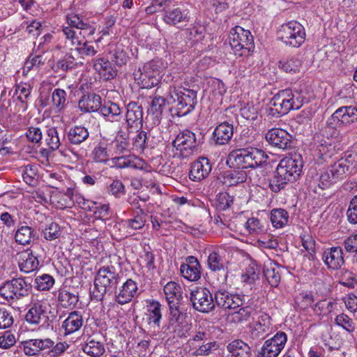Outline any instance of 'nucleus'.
<instances>
[{
    "label": "nucleus",
    "instance_id": "1",
    "mask_svg": "<svg viewBox=\"0 0 357 357\" xmlns=\"http://www.w3.org/2000/svg\"><path fill=\"white\" fill-rule=\"evenodd\" d=\"M303 162L300 154L282 159L274 172L273 176L269 180V188L273 192L284 189L288 183L296 181L302 172Z\"/></svg>",
    "mask_w": 357,
    "mask_h": 357
},
{
    "label": "nucleus",
    "instance_id": "2",
    "mask_svg": "<svg viewBox=\"0 0 357 357\" xmlns=\"http://www.w3.org/2000/svg\"><path fill=\"white\" fill-rule=\"evenodd\" d=\"M356 169L357 153L347 152L344 157L329 165L320 173L318 186L322 190L327 189L344 178L347 175L352 173Z\"/></svg>",
    "mask_w": 357,
    "mask_h": 357
},
{
    "label": "nucleus",
    "instance_id": "3",
    "mask_svg": "<svg viewBox=\"0 0 357 357\" xmlns=\"http://www.w3.org/2000/svg\"><path fill=\"white\" fill-rule=\"evenodd\" d=\"M303 101L301 91L289 89L281 90L271 98L269 114L273 116H283L291 110L300 109Z\"/></svg>",
    "mask_w": 357,
    "mask_h": 357
},
{
    "label": "nucleus",
    "instance_id": "4",
    "mask_svg": "<svg viewBox=\"0 0 357 357\" xmlns=\"http://www.w3.org/2000/svg\"><path fill=\"white\" fill-rule=\"evenodd\" d=\"M169 103L174 104V115L183 116L192 112L197 103V91L185 87L169 86L167 95Z\"/></svg>",
    "mask_w": 357,
    "mask_h": 357
},
{
    "label": "nucleus",
    "instance_id": "5",
    "mask_svg": "<svg viewBox=\"0 0 357 357\" xmlns=\"http://www.w3.org/2000/svg\"><path fill=\"white\" fill-rule=\"evenodd\" d=\"M121 271L113 265L103 266L99 268L94 279L93 296L102 301L107 291L113 292L121 281Z\"/></svg>",
    "mask_w": 357,
    "mask_h": 357
},
{
    "label": "nucleus",
    "instance_id": "6",
    "mask_svg": "<svg viewBox=\"0 0 357 357\" xmlns=\"http://www.w3.org/2000/svg\"><path fill=\"white\" fill-rule=\"evenodd\" d=\"M268 158L264 151L248 147L231 151L228 155L227 162L231 163L239 169L256 168L265 163Z\"/></svg>",
    "mask_w": 357,
    "mask_h": 357
},
{
    "label": "nucleus",
    "instance_id": "7",
    "mask_svg": "<svg viewBox=\"0 0 357 357\" xmlns=\"http://www.w3.org/2000/svg\"><path fill=\"white\" fill-rule=\"evenodd\" d=\"M204 143V136L199 132L196 135L189 130L180 132L172 142L175 155L178 158H186L197 152Z\"/></svg>",
    "mask_w": 357,
    "mask_h": 357
},
{
    "label": "nucleus",
    "instance_id": "8",
    "mask_svg": "<svg viewBox=\"0 0 357 357\" xmlns=\"http://www.w3.org/2000/svg\"><path fill=\"white\" fill-rule=\"evenodd\" d=\"M162 69V63L151 60L133 72L134 79L142 89H151L158 85Z\"/></svg>",
    "mask_w": 357,
    "mask_h": 357
},
{
    "label": "nucleus",
    "instance_id": "9",
    "mask_svg": "<svg viewBox=\"0 0 357 357\" xmlns=\"http://www.w3.org/2000/svg\"><path fill=\"white\" fill-rule=\"evenodd\" d=\"M31 284L25 278H13L0 286V296L10 303H15L29 295Z\"/></svg>",
    "mask_w": 357,
    "mask_h": 357
},
{
    "label": "nucleus",
    "instance_id": "10",
    "mask_svg": "<svg viewBox=\"0 0 357 357\" xmlns=\"http://www.w3.org/2000/svg\"><path fill=\"white\" fill-rule=\"evenodd\" d=\"M229 40L234 54L239 56H248L255 49L254 39L250 31L240 26L231 29Z\"/></svg>",
    "mask_w": 357,
    "mask_h": 357
},
{
    "label": "nucleus",
    "instance_id": "11",
    "mask_svg": "<svg viewBox=\"0 0 357 357\" xmlns=\"http://www.w3.org/2000/svg\"><path fill=\"white\" fill-rule=\"evenodd\" d=\"M278 38L287 46L299 47L305 40V31L303 26L297 21H290L283 24L278 31Z\"/></svg>",
    "mask_w": 357,
    "mask_h": 357
},
{
    "label": "nucleus",
    "instance_id": "12",
    "mask_svg": "<svg viewBox=\"0 0 357 357\" xmlns=\"http://www.w3.org/2000/svg\"><path fill=\"white\" fill-rule=\"evenodd\" d=\"M190 301L194 309L203 313L211 312L215 306L212 294L209 289L205 287H199L192 291Z\"/></svg>",
    "mask_w": 357,
    "mask_h": 357
},
{
    "label": "nucleus",
    "instance_id": "13",
    "mask_svg": "<svg viewBox=\"0 0 357 357\" xmlns=\"http://www.w3.org/2000/svg\"><path fill=\"white\" fill-rule=\"evenodd\" d=\"M357 121V108L344 106L338 108L327 120V125L332 128H341Z\"/></svg>",
    "mask_w": 357,
    "mask_h": 357
},
{
    "label": "nucleus",
    "instance_id": "14",
    "mask_svg": "<svg viewBox=\"0 0 357 357\" xmlns=\"http://www.w3.org/2000/svg\"><path fill=\"white\" fill-rule=\"evenodd\" d=\"M287 337L284 332H278L273 337L266 340L258 351L257 357H278L284 349Z\"/></svg>",
    "mask_w": 357,
    "mask_h": 357
},
{
    "label": "nucleus",
    "instance_id": "15",
    "mask_svg": "<svg viewBox=\"0 0 357 357\" xmlns=\"http://www.w3.org/2000/svg\"><path fill=\"white\" fill-rule=\"evenodd\" d=\"M268 143L281 150H288L293 147V136L281 128H271L265 135Z\"/></svg>",
    "mask_w": 357,
    "mask_h": 357
},
{
    "label": "nucleus",
    "instance_id": "16",
    "mask_svg": "<svg viewBox=\"0 0 357 357\" xmlns=\"http://www.w3.org/2000/svg\"><path fill=\"white\" fill-rule=\"evenodd\" d=\"M214 299L215 305L225 310H234L245 303V296L231 294L226 290L215 291Z\"/></svg>",
    "mask_w": 357,
    "mask_h": 357
},
{
    "label": "nucleus",
    "instance_id": "17",
    "mask_svg": "<svg viewBox=\"0 0 357 357\" xmlns=\"http://www.w3.org/2000/svg\"><path fill=\"white\" fill-rule=\"evenodd\" d=\"M208 266L211 271L217 275L219 284H225L227 280L228 270L227 263L218 252H212L208 257Z\"/></svg>",
    "mask_w": 357,
    "mask_h": 357
},
{
    "label": "nucleus",
    "instance_id": "18",
    "mask_svg": "<svg viewBox=\"0 0 357 357\" xmlns=\"http://www.w3.org/2000/svg\"><path fill=\"white\" fill-rule=\"evenodd\" d=\"M84 342L81 349L86 354L91 357H100L105 352V347L99 333L84 336Z\"/></svg>",
    "mask_w": 357,
    "mask_h": 357
},
{
    "label": "nucleus",
    "instance_id": "19",
    "mask_svg": "<svg viewBox=\"0 0 357 357\" xmlns=\"http://www.w3.org/2000/svg\"><path fill=\"white\" fill-rule=\"evenodd\" d=\"M212 169V164L206 157H199L191 164L189 178L193 181H201L208 177Z\"/></svg>",
    "mask_w": 357,
    "mask_h": 357
},
{
    "label": "nucleus",
    "instance_id": "20",
    "mask_svg": "<svg viewBox=\"0 0 357 357\" xmlns=\"http://www.w3.org/2000/svg\"><path fill=\"white\" fill-rule=\"evenodd\" d=\"M343 250L340 246L326 248L322 252V260L330 269L337 270L344 264Z\"/></svg>",
    "mask_w": 357,
    "mask_h": 357
},
{
    "label": "nucleus",
    "instance_id": "21",
    "mask_svg": "<svg viewBox=\"0 0 357 357\" xmlns=\"http://www.w3.org/2000/svg\"><path fill=\"white\" fill-rule=\"evenodd\" d=\"M47 319L45 305L39 301H31L25 315L26 322L37 326L42 322H45Z\"/></svg>",
    "mask_w": 357,
    "mask_h": 357
},
{
    "label": "nucleus",
    "instance_id": "22",
    "mask_svg": "<svg viewBox=\"0 0 357 357\" xmlns=\"http://www.w3.org/2000/svg\"><path fill=\"white\" fill-rule=\"evenodd\" d=\"M146 309L148 324L151 328L159 331L162 319V305L156 300H146Z\"/></svg>",
    "mask_w": 357,
    "mask_h": 357
},
{
    "label": "nucleus",
    "instance_id": "23",
    "mask_svg": "<svg viewBox=\"0 0 357 357\" xmlns=\"http://www.w3.org/2000/svg\"><path fill=\"white\" fill-rule=\"evenodd\" d=\"M181 275L189 281H197L201 277V265L194 256H189L180 268Z\"/></svg>",
    "mask_w": 357,
    "mask_h": 357
},
{
    "label": "nucleus",
    "instance_id": "24",
    "mask_svg": "<svg viewBox=\"0 0 357 357\" xmlns=\"http://www.w3.org/2000/svg\"><path fill=\"white\" fill-rule=\"evenodd\" d=\"M137 283L132 279H128L119 291H115V301L120 305L128 303L137 295Z\"/></svg>",
    "mask_w": 357,
    "mask_h": 357
},
{
    "label": "nucleus",
    "instance_id": "25",
    "mask_svg": "<svg viewBox=\"0 0 357 357\" xmlns=\"http://www.w3.org/2000/svg\"><path fill=\"white\" fill-rule=\"evenodd\" d=\"M143 109L135 102H130L126 106V121L128 128H142Z\"/></svg>",
    "mask_w": 357,
    "mask_h": 357
},
{
    "label": "nucleus",
    "instance_id": "26",
    "mask_svg": "<svg viewBox=\"0 0 357 357\" xmlns=\"http://www.w3.org/2000/svg\"><path fill=\"white\" fill-rule=\"evenodd\" d=\"M18 266L20 271L30 273L38 268L39 260L30 250L19 253Z\"/></svg>",
    "mask_w": 357,
    "mask_h": 357
},
{
    "label": "nucleus",
    "instance_id": "27",
    "mask_svg": "<svg viewBox=\"0 0 357 357\" xmlns=\"http://www.w3.org/2000/svg\"><path fill=\"white\" fill-rule=\"evenodd\" d=\"M100 96L94 93H89L82 96L78 102V107L83 112H100L102 107Z\"/></svg>",
    "mask_w": 357,
    "mask_h": 357
},
{
    "label": "nucleus",
    "instance_id": "28",
    "mask_svg": "<svg viewBox=\"0 0 357 357\" xmlns=\"http://www.w3.org/2000/svg\"><path fill=\"white\" fill-rule=\"evenodd\" d=\"M234 135V126L223 122L216 126L213 132V140L216 145H225L229 143Z\"/></svg>",
    "mask_w": 357,
    "mask_h": 357
},
{
    "label": "nucleus",
    "instance_id": "29",
    "mask_svg": "<svg viewBox=\"0 0 357 357\" xmlns=\"http://www.w3.org/2000/svg\"><path fill=\"white\" fill-rule=\"evenodd\" d=\"M282 270H284V267L275 261L268 260L264 263L263 273L268 282L272 287H276L280 284Z\"/></svg>",
    "mask_w": 357,
    "mask_h": 357
},
{
    "label": "nucleus",
    "instance_id": "30",
    "mask_svg": "<svg viewBox=\"0 0 357 357\" xmlns=\"http://www.w3.org/2000/svg\"><path fill=\"white\" fill-rule=\"evenodd\" d=\"M99 113L105 121L111 123L119 122L123 118L122 109L117 103L112 101L105 102Z\"/></svg>",
    "mask_w": 357,
    "mask_h": 357
},
{
    "label": "nucleus",
    "instance_id": "31",
    "mask_svg": "<svg viewBox=\"0 0 357 357\" xmlns=\"http://www.w3.org/2000/svg\"><path fill=\"white\" fill-rule=\"evenodd\" d=\"M84 324L83 313L74 310L68 314V317L62 323V328L65 335H70L78 331Z\"/></svg>",
    "mask_w": 357,
    "mask_h": 357
},
{
    "label": "nucleus",
    "instance_id": "32",
    "mask_svg": "<svg viewBox=\"0 0 357 357\" xmlns=\"http://www.w3.org/2000/svg\"><path fill=\"white\" fill-rule=\"evenodd\" d=\"M79 300V294L70 288H61L59 290L57 301L63 308L74 309Z\"/></svg>",
    "mask_w": 357,
    "mask_h": 357
},
{
    "label": "nucleus",
    "instance_id": "33",
    "mask_svg": "<svg viewBox=\"0 0 357 357\" xmlns=\"http://www.w3.org/2000/svg\"><path fill=\"white\" fill-rule=\"evenodd\" d=\"M163 291L169 305L178 306L183 300L181 287L175 282H169L167 283Z\"/></svg>",
    "mask_w": 357,
    "mask_h": 357
},
{
    "label": "nucleus",
    "instance_id": "34",
    "mask_svg": "<svg viewBox=\"0 0 357 357\" xmlns=\"http://www.w3.org/2000/svg\"><path fill=\"white\" fill-rule=\"evenodd\" d=\"M93 68L105 80H109L116 76V70L110 61L104 58H96L93 60Z\"/></svg>",
    "mask_w": 357,
    "mask_h": 357
},
{
    "label": "nucleus",
    "instance_id": "35",
    "mask_svg": "<svg viewBox=\"0 0 357 357\" xmlns=\"http://www.w3.org/2000/svg\"><path fill=\"white\" fill-rule=\"evenodd\" d=\"M271 326V317L268 314L263 313L258 317L254 328L251 332L253 339H262L269 332Z\"/></svg>",
    "mask_w": 357,
    "mask_h": 357
},
{
    "label": "nucleus",
    "instance_id": "36",
    "mask_svg": "<svg viewBox=\"0 0 357 357\" xmlns=\"http://www.w3.org/2000/svg\"><path fill=\"white\" fill-rule=\"evenodd\" d=\"M189 11L187 9L179 7L174 8L165 15V21L172 25L186 24L189 22Z\"/></svg>",
    "mask_w": 357,
    "mask_h": 357
},
{
    "label": "nucleus",
    "instance_id": "37",
    "mask_svg": "<svg viewBox=\"0 0 357 357\" xmlns=\"http://www.w3.org/2000/svg\"><path fill=\"white\" fill-rule=\"evenodd\" d=\"M89 138V130L82 126L70 127L67 132V139L72 145H81Z\"/></svg>",
    "mask_w": 357,
    "mask_h": 357
},
{
    "label": "nucleus",
    "instance_id": "38",
    "mask_svg": "<svg viewBox=\"0 0 357 357\" xmlns=\"http://www.w3.org/2000/svg\"><path fill=\"white\" fill-rule=\"evenodd\" d=\"M227 350L231 357H251L250 346L241 340H234L227 346Z\"/></svg>",
    "mask_w": 357,
    "mask_h": 357
},
{
    "label": "nucleus",
    "instance_id": "39",
    "mask_svg": "<svg viewBox=\"0 0 357 357\" xmlns=\"http://www.w3.org/2000/svg\"><path fill=\"white\" fill-rule=\"evenodd\" d=\"M36 230L29 226L22 225L18 227L15 234V242L22 245L30 244L35 238Z\"/></svg>",
    "mask_w": 357,
    "mask_h": 357
},
{
    "label": "nucleus",
    "instance_id": "40",
    "mask_svg": "<svg viewBox=\"0 0 357 357\" xmlns=\"http://www.w3.org/2000/svg\"><path fill=\"white\" fill-rule=\"evenodd\" d=\"M67 23L69 26L85 31L84 34L91 36L94 34L96 29L87 21H84L77 15H68L67 16Z\"/></svg>",
    "mask_w": 357,
    "mask_h": 357
},
{
    "label": "nucleus",
    "instance_id": "41",
    "mask_svg": "<svg viewBox=\"0 0 357 357\" xmlns=\"http://www.w3.org/2000/svg\"><path fill=\"white\" fill-rule=\"evenodd\" d=\"M223 179L225 184L233 186L244 183L247 179V174L243 169L241 170H228L224 173Z\"/></svg>",
    "mask_w": 357,
    "mask_h": 357
},
{
    "label": "nucleus",
    "instance_id": "42",
    "mask_svg": "<svg viewBox=\"0 0 357 357\" xmlns=\"http://www.w3.org/2000/svg\"><path fill=\"white\" fill-rule=\"evenodd\" d=\"M270 219L274 227L282 228L288 222L289 213L283 208H274L271 211Z\"/></svg>",
    "mask_w": 357,
    "mask_h": 357
},
{
    "label": "nucleus",
    "instance_id": "43",
    "mask_svg": "<svg viewBox=\"0 0 357 357\" xmlns=\"http://www.w3.org/2000/svg\"><path fill=\"white\" fill-rule=\"evenodd\" d=\"M98 45L96 47L92 44L91 42L85 39L77 40V45L75 50L82 56L92 57L98 52Z\"/></svg>",
    "mask_w": 357,
    "mask_h": 357
},
{
    "label": "nucleus",
    "instance_id": "44",
    "mask_svg": "<svg viewBox=\"0 0 357 357\" xmlns=\"http://www.w3.org/2000/svg\"><path fill=\"white\" fill-rule=\"evenodd\" d=\"M301 60L298 56H291L279 62V68L288 73H296L300 70Z\"/></svg>",
    "mask_w": 357,
    "mask_h": 357
},
{
    "label": "nucleus",
    "instance_id": "45",
    "mask_svg": "<svg viewBox=\"0 0 357 357\" xmlns=\"http://www.w3.org/2000/svg\"><path fill=\"white\" fill-rule=\"evenodd\" d=\"M317 142L314 143L316 151L319 154V157H331V153L334 150V146L327 142L323 136L317 135L315 137Z\"/></svg>",
    "mask_w": 357,
    "mask_h": 357
},
{
    "label": "nucleus",
    "instance_id": "46",
    "mask_svg": "<svg viewBox=\"0 0 357 357\" xmlns=\"http://www.w3.org/2000/svg\"><path fill=\"white\" fill-rule=\"evenodd\" d=\"M66 92L63 89H56L52 94V102L56 112H60L66 106Z\"/></svg>",
    "mask_w": 357,
    "mask_h": 357
},
{
    "label": "nucleus",
    "instance_id": "47",
    "mask_svg": "<svg viewBox=\"0 0 357 357\" xmlns=\"http://www.w3.org/2000/svg\"><path fill=\"white\" fill-rule=\"evenodd\" d=\"M191 325L188 324L185 320L178 323L173 326H170L164 330V332L168 331L173 333L174 336L178 337H186L190 335Z\"/></svg>",
    "mask_w": 357,
    "mask_h": 357
},
{
    "label": "nucleus",
    "instance_id": "48",
    "mask_svg": "<svg viewBox=\"0 0 357 357\" xmlns=\"http://www.w3.org/2000/svg\"><path fill=\"white\" fill-rule=\"evenodd\" d=\"M74 189L68 188L63 194L59 196V199L57 201L58 207L61 208H72L75 204Z\"/></svg>",
    "mask_w": 357,
    "mask_h": 357
},
{
    "label": "nucleus",
    "instance_id": "49",
    "mask_svg": "<svg viewBox=\"0 0 357 357\" xmlns=\"http://www.w3.org/2000/svg\"><path fill=\"white\" fill-rule=\"evenodd\" d=\"M179 305H178V306H173L172 305H169V316L168 322L165 326L162 327V330H165L170 326H173L174 325L185 320L183 318V314L179 310Z\"/></svg>",
    "mask_w": 357,
    "mask_h": 357
},
{
    "label": "nucleus",
    "instance_id": "50",
    "mask_svg": "<svg viewBox=\"0 0 357 357\" xmlns=\"http://www.w3.org/2000/svg\"><path fill=\"white\" fill-rule=\"evenodd\" d=\"M77 63L75 59L70 53H67L65 56L56 63L57 70L66 72L69 70L75 68Z\"/></svg>",
    "mask_w": 357,
    "mask_h": 357
},
{
    "label": "nucleus",
    "instance_id": "51",
    "mask_svg": "<svg viewBox=\"0 0 357 357\" xmlns=\"http://www.w3.org/2000/svg\"><path fill=\"white\" fill-rule=\"evenodd\" d=\"M234 197L227 192H220L217 195L215 206L219 211L229 209L234 203Z\"/></svg>",
    "mask_w": 357,
    "mask_h": 357
},
{
    "label": "nucleus",
    "instance_id": "52",
    "mask_svg": "<svg viewBox=\"0 0 357 357\" xmlns=\"http://www.w3.org/2000/svg\"><path fill=\"white\" fill-rule=\"evenodd\" d=\"M114 151L116 154H127L129 153L130 143L126 135H119L113 142Z\"/></svg>",
    "mask_w": 357,
    "mask_h": 357
},
{
    "label": "nucleus",
    "instance_id": "53",
    "mask_svg": "<svg viewBox=\"0 0 357 357\" xmlns=\"http://www.w3.org/2000/svg\"><path fill=\"white\" fill-rule=\"evenodd\" d=\"M47 146L52 151L56 150L60 146V139L56 128L52 127L47 129L45 139Z\"/></svg>",
    "mask_w": 357,
    "mask_h": 357
},
{
    "label": "nucleus",
    "instance_id": "54",
    "mask_svg": "<svg viewBox=\"0 0 357 357\" xmlns=\"http://www.w3.org/2000/svg\"><path fill=\"white\" fill-rule=\"evenodd\" d=\"M54 284V279L48 274H43L35 278L36 288L39 291H47Z\"/></svg>",
    "mask_w": 357,
    "mask_h": 357
},
{
    "label": "nucleus",
    "instance_id": "55",
    "mask_svg": "<svg viewBox=\"0 0 357 357\" xmlns=\"http://www.w3.org/2000/svg\"><path fill=\"white\" fill-rule=\"evenodd\" d=\"M335 323L349 333H351L355 331V323L352 319L344 313L337 315L335 319Z\"/></svg>",
    "mask_w": 357,
    "mask_h": 357
},
{
    "label": "nucleus",
    "instance_id": "56",
    "mask_svg": "<svg viewBox=\"0 0 357 357\" xmlns=\"http://www.w3.org/2000/svg\"><path fill=\"white\" fill-rule=\"evenodd\" d=\"M146 222V215L142 210H140V213H137L133 218L128 219L125 221V225L128 228L132 229H142Z\"/></svg>",
    "mask_w": 357,
    "mask_h": 357
},
{
    "label": "nucleus",
    "instance_id": "57",
    "mask_svg": "<svg viewBox=\"0 0 357 357\" xmlns=\"http://www.w3.org/2000/svg\"><path fill=\"white\" fill-rule=\"evenodd\" d=\"M108 193L116 198H120L126 193L125 185L121 180L114 179L108 187Z\"/></svg>",
    "mask_w": 357,
    "mask_h": 357
},
{
    "label": "nucleus",
    "instance_id": "58",
    "mask_svg": "<svg viewBox=\"0 0 357 357\" xmlns=\"http://www.w3.org/2000/svg\"><path fill=\"white\" fill-rule=\"evenodd\" d=\"M340 284L351 289H357V274L345 271L341 276Z\"/></svg>",
    "mask_w": 357,
    "mask_h": 357
},
{
    "label": "nucleus",
    "instance_id": "59",
    "mask_svg": "<svg viewBox=\"0 0 357 357\" xmlns=\"http://www.w3.org/2000/svg\"><path fill=\"white\" fill-rule=\"evenodd\" d=\"M112 60L119 66H122L127 63L128 56L121 45H117L114 50Z\"/></svg>",
    "mask_w": 357,
    "mask_h": 357
},
{
    "label": "nucleus",
    "instance_id": "60",
    "mask_svg": "<svg viewBox=\"0 0 357 357\" xmlns=\"http://www.w3.org/2000/svg\"><path fill=\"white\" fill-rule=\"evenodd\" d=\"M303 247L307 252L305 255L310 260L314 261L316 259L315 255V241L312 236H307L302 238Z\"/></svg>",
    "mask_w": 357,
    "mask_h": 357
},
{
    "label": "nucleus",
    "instance_id": "61",
    "mask_svg": "<svg viewBox=\"0 0 357 357\" xmlns=\"http://www.w3.org/2000/svg\"><path fill=\"white\" fill-rule=\"evenodd\" d=\"M166 100L161 96H155L151 105V112L155 114L156 118H160L162 115L164 108L165 107Z\"/></svg>",
    "mask_w": 357,
    "mask_h": 357
},
{
    "label": "nucleus",
    "instance_id": "62",
    "mask_svg": "<svg viewBox=\"0 0 357 357\" xmlns=\"http://www.w3.org/2000/svg\"><path fill=\"white\" fill-rule=\"evenodd\" d=\"M43 235L46 240L52 241L58 238L61 235V229L59 225L56 222L50 223L43 230Z\"/></svg>",
    "mask_w": 357,
    "mask_h": 357
},
{
    "label": "nucleus",
    "instance_id": "63",
    "mask_svg": "<svg viewBox=\"0 0 357 357\" xmlns=\"http://www.w3.org/2000/svg\"><path fill=\"white\" fill-rule=\"evenodd\" d=\"M252 312L251 307L248 306L242 307L238 311L231 314L232 321L239 323L247 321L250 317Z\"/></svg>",
    "mask_w": 357,
    "mask_h": 357
},
{
    "label": "nucleus",
    "instance_id": "64",
    "mask_svg": "<svg viewBox=\"0 0 357 357\" xmlns=\"http://www.w3.org/2000/svg\"><path fill=\"white\" fill-rule=\"evenodd\" d=\"M348 221L351 224H357V195L350 201L347 211Z\"/></svg>",
    "mask_w": 357,
    "mask_h": 357
}]
</instances>
